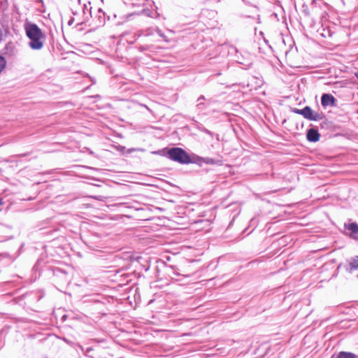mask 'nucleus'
<instances>
[{
    "mask_svg": "<svg viewBox=\"0 0 358 358\" xmlns=\"http://www.w3.org/2000/svg\"><path fill=\"white\" fill-rule=\"evenodd\" d=\"M6 65V61L5 58L2 56H0V73L5 69Z\"/></svg>",
    "mask_w": 358,
    "mask_h": 358,
    "instance_id": "9d476101",
    "label": "nucleus"
},
{
    "mask_svg": "<svg viewBox=\"0 0 358 358\" xmlns=\"http://www.w3.org/2000/svg\"><path fill=\"white\" fill-rule=\"evenodd\" d=\"M357 278H358V275H357Z\"/></svg>",
    "mask_w": 358,
    "mask_h": 358,
    "instance_id": "f3484780",
    "label": "nucleus"
},
{
    "mask_svg": "<svg viewBox=\"0 0 358 358\" xmlns=\"http://www.w3.org/2000/svg\"><path fill=\"white\" fill-rule=\"evenodd\" d=\"M345 228L355 234H358V225L356 223L345 224Z\"/></svg>",
    "mask_w": 358,
    "mask_h": 358,
    "instance_id": "0eeeda50",
    "label": "nucleus"
},
{
    "mask_svg": "<svg viewBox=\"0 0 358 358\" xmlns=\"http://www.w3.org/2000/svg\"><path fill=\"white\" fill-rule=\"evenodd\" d=\"M158 152H159L157 151V152H152V154H157Z\"/></svg>",
    "mask_w": 358,
    "mask_h": 358,
    "instance_id": "dca6fc26",
    "label": "nucleus"
},
{
    "mask_svg": "<svg viewBox=\"0 0 358 358\" xmlns=\"http://www.w3.org/2000/svg\"><path fill=\"white\" fill-rule=\"evenodd\" d=\"M304 117L309 120L318 121L322 120L324 115L322 113L314 111L309 106H306Z\"/></svg>",
    "mask_w": 358,
    "mask_h": 358,
    "instance_id": "7ed1b4c3",
    "label": "nucleus"
},
{
    "mask_svg": "<svg viewBox=\"0 0 358 358\" xmlns=\"http://www.w3.org/2000/svg\"><path fill=\"white\" fill-rule=\"evenodd\" d=\"M263 80L257 77H253L250 81V83L248 85V87H250L253 90H257L262 86Z\"/></svg>",
    "mask_w": 358,
    "mask_h": 358,
    "instance_id": "423d86ee",
    "label": "nucleus"
},
{
    "mask_svg": "<svg viewBox=\"0 0 358 358\" xmlns=\"http://www.w3.org/2000/svg\"><path fill=\"white\" fill-rule=\"evenodd\" d=\"M124 149H125V148H124V147H121L120 150H124Z\"/></svg>",
    "mask_w": 358,
    "mask_h": 358,
    "instance_id": "2eb2a0df",
    "label": "nucleus"
},
{
    "mask_svg": "<svg viewBox=\"0 0 358 358\" xmlns=\"http://www.w3.org/2000/svg\"><path fill=\"white\" fill-rule=\"evenodd\" d=\"M168 155L170 159L182 164H188L190 162V159L187 153L181 148H174L168 151Z\"/></svg>",
    "mask_w": 358,
    "mask_h": 358,
    "instance_id": "f03ea898",
    "label": "nucleus"
},
{
    "mask_svg": "<svg viewBox=\"0 0 358 358\" xmlns=\"http://www.w3.org/2000/svg\"><path fill=\"white\" fill-rule=\"evenodd\" d=\"M292 111L296 114L301 115L304 117L305 108L303 109L294 108Z\"/></svg>",
    "mask_w": 358,
    "mask_h": 358,
    "instance_id": "9b49d317",
    "label": "nucleus"
},
{
    "mask_svg": "<svg viewBox=\"0 0 358 358\" xmlns=\"http://www.w3.org/2000/svg\"><path fill=\"white\" fill-rule=\"evenodd\" d=\"M26 36L28 38L27 46L33 50H41L43 48L46 35L36 24L26 22L24 26Z\"/></svg>",
    "mask_w": 358,
    "mask_h": 358,
    "instance_id": "f257e3e1",
    "label": "nucleus"
},
{
    "mask_svg": "<svg viewBox=\"0 0 358 358\" xmlns=\"http://www.w3.org/2000/svg\"><path fill=\"white\" fill-rule=\"evenodd\" d=\"M307 139L310 142H317L320 139L318 131L314 129H310L307 132Z\"/></svg>",
    "mask_w": 358,
    "mask_h": 358,
    "instance_id": "39448f33",
    "label": "nucleus"
},
{
    "mask_svg": "<svg viewBox=\"0 0 358 358\" xmlns=\"http://www.w3.org/2000/svg\"><path fill=\"white\" fill-rule=\"evenodd\" d=\"M334 97L329 94H324L322 96L321 102L324 107L332 106L334 104Z\"/></svg>",
    "mask_w": 358,
    "mask_h": 358,
    "instance_id": "20e7f679",
    "label": "nucleus"
},
{
    "mask_svg": "<svg viewBox=\"0 0 358 358\" xmlns=\"http://www.w3.org/2000/svg\"><path fill=\"white\" fill-rule=\"evenodd\" d=\"M157 33H158V34H159L161 37L164 38L166 41H167V40L165 38V36L164 35V34H162V31H161L159 29H158V30H157Z\"/></svg>",
    "mask_w": 358,
    "mask_h": 358,
    "instance_id": "ddd939ff",
    "label": "nucleus"
},
{
    "mask_svg": "<svg viewBox=\"0 0 358 358\" xmlns=\"http://www.w3.org/2000/svg\"><path fill=\"white\" fill-rule=\"evenodd\" d=\"M350 269L355 270L358 268V256L353 257L350 263Z\"/></svg>",
    "mask_w": 358,
    "mask_h": 358,
    "instance_id": "1a4fd4ad",
    "label": "nucleus"
},
{
    "mask_svg": "<svg viewBox=\"0 0 358 358\" xmlns=\"http://www.w3.org/2000/svg\"><path fill=\"white\" fill-rule=\"evenodd\" d=\"M134 151H141V152H144L145 150L143 149V148H131V149H129L128 150V152H134Z\"/></svg>",
    "mask_w": 358,
    "mask_h": 358,
    "instance_id": "f8f14e48",
    "label": "nucleus"
},
{
    "mask_svg": "<svg viewBox=\"0 0 358 358\" xmlns=\"http://www.w3.org/2000/svg\"><path fill=\"white\" fill-rule=\"evenodd\" d=\"M355 76L358 78V71L357 73H355ZM357 90H358V87H357Z\"/></svg>",
    "mask_w": 358,
    "mask_h": 358,
    "instance_id": "4468645a",
    "label": "nucleus"
},
{
    "mask_svg": "<svg viewBox=\"0 0 358 358\" xmlns=\"http://www.w3.org/2000/svg\"><path fill=\"white\" fill-rule=\"evenodd\" d=\"M338 358H356V355L351 352H341L338 355Z\"/></svg>",
    "mask_w": 358,
    "mask_h": 358,
    "instance_id": "6e6552de",
    "label": "nucleus"
}]
</instances>
